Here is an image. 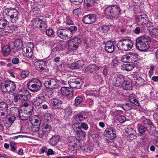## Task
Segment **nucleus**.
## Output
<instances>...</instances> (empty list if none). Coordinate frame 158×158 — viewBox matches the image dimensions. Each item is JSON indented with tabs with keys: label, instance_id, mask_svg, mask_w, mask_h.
<instances>
[{
	"label": "nucleus",
	"instance_id": "nucleus-1",
	"mask_svg": "<svg viewBox=\"0 0 158 158\" xmlns=\"http://www.w3.org/2000/svg\"><path fill=\"white\" fill-rule=\"evenodd\" d=\"M151 41V39L148 35H144L139 37L136 40V47L140 51H145L149 48L148 43Z\"/></svg>",
	"mask_w": 158,
	"mask_h": 158
},
{
	"label": "nucleus",
	"instance_id": "nucleus-2",
	"mask_svg": "<svg viewBox=\"0 0 158 158\" xmlns=\"http://www.w3.org/2000/svg\"><path fill=\"white\" fill-rule=\"evenodd\" d=\"M121 9L119 7L116 5H112L106 7L105 10V15L115 19L120 16Z\"/></svg>",
	"mask_w": 158,
	"mask_h": 158
},
{
	"label": "nucleus",
	"instance_id": "nucleus-3",
	"mask_svg": "<svg viewBox=\"0 0 158 158\" xmlns=\"http://www.w3.org/2000/svg\"><path fill=\"white\" fill-rule=\"evenodd\" d=\"M4 12L5 15L9 17L12 23H15L18 20L19 13L15 8H7L5 9Z\"/></svg>",
	"mask_w": 158,
	"mask_h": 158
},
{
	"label": "nucleus",
	"instance_id": "nucleus-4",
	"mask_svg": "<svg viewBox=\"0 0 158 158\" xmlns=\"http://www.w3.org/2000/svg\"><path fill=\"white\" fill-rule=\"evenodd\" d=\"M117 45L119 50L128 51L132 48L133 43L129 39H123L119 40Z\"/></svg>",
	"mask_w": 158,
	"mask_h": 158
},
{
	"label": "nucleus",
	"instance_id": "nucleus-5",
	"mask_svg": "<svg viewBox=\"0 0 158 158\" xmlns=\"http://www.w3.org/2000/svg\"><path fill=\"white\" fill-rule=\"evenodd\" d=\"M56 33L58 37L63 40L69 39L73 36L72 33L67 28H59L57 30Z\"/></svg>",
	"mask_w": 158,
	"mask_h": 158
},
{
	"label": "nucleus",
	"instance_id": "nucleus-6",
	"mask_svg": "<svg viewBox=\"0 0 158 158\" xmlns=\"http://www.w3.org/2000/svg\"><path fill=\"white\" fill-rule=\"evenodd\" d=\"M58 82V81L56 78H51L45 82L44 85L46 88L53 90L59 87Z\"/></svg>",
	"mask_w": 158,
	"mask_h": 158
},
{
	"label": "nucleus",
	"instance_id": "nucleus-7",
	"mask_svg": "<svg viewBox=\"0 0 158 158\" xmlns=\"http://www.w3.org/2000/svg\"><path fill=\"white\" fill-rule=\"evenodd\" d=\"M41 81L38 80H36L33 83H31L27 85L29 90L32 92L35 93L39 91L42 87Z\"/></svg>",
	"mask_w": 158,
	"mask_h": 158
},
{
	"label": "nucleus",
	"instance_id": "nucleus-8",
	"mask_svg": "<svg viewBox=\"0 0 158 158\" xmlns=\"http://www.w3.org/2000/svg\"><path fill=\"white\" fill-rule=\"evenodd\" d=\"M2 87L10 94L14 92L15 90L16 85L14 81H6Z\"/></svg>",
	"mask_w": 158,
	"mask_h": 158
},
{
	"label": "nucleus",
	"instance_id": "nucleus-9",
	"mask_svg": "<svg viewBox=\"0 0 158 158\" xmlns=\"http://www.w3.org/2000/svg\"><path fill=\"white\" fill-rule=\"evenodd\" d=\"M34 65L36 69L40 72L43 71L47 67L46 62L42 60L36 61L34 63Z\"/></svg>",
	"mask_w": 158,
	"mask_h": 158
},
{
	"label": "nucleus",
	"instance_id": "nucleus-10",
	"mask_svg": "<svg viewBox=\"0 0 158 158\" xmlns=\"http://www.w3.org/2000/svg\"><path fill=\"white\" fill-rule=\"evenodd\" d=\"M10 44L12 47L14 48L13 51L14 53L18 52L23 48V42L20 39H17L14 43L11 42Z\"/></svg>",
	"mask_w": 158,
	"mask_h": 158
},
{
	"label": "nucleus",
	"instance_id": "nucleus-11",
	"mask_svg": "<svg viewBox=\"0 0 158 158\" xmlns=\"http://www.w3.org/2000/svg\"><path fill=\"white\" fill-rule=\"evenodd\" d=\"M96 15L90 14L84 16L82 19V21L86 24H91L96 21Z\"/></svg>",
	"mask_w": 158,
	"mask_h": 158
},
{
	"label": "nucleus",
	"instance_id": "nucleus-12",
	"mask_svg": "<svg viewBox=\"0 0 158 158\" xmlns=\"http://www.w3.org/2000/svg\"><path fill=\"white\" fill-rule=\"evenodd\" d=\"M60 92L63 95L66 96L68 99L70 100L72 98L73 91L72 89L68 87H63L61 88Z\"/></svg>",
	"mask_w": 158,
	"mask_h": 158
},
{
	"label": "nucleus",
	"instance_id": "nucleus-13",
	"mask_svg": "<svg viewBox=\"0 0 158 158\" xmlns=\"http://www.w3.org/2000/svg\"><path fill=\"white\" fill-rule=\"evenodd\" d=\"M71 88L79 89L80 87V82L78 78H71L68 82Z\"/></svg>",
	"mask_w": 158,
	"mask_h": 158
},
{
	"label": "nucleus",
	"instance_id": "nucleus-14",
	"mask_svg": "<svg viewBox=\"0 0 158 158\" xmlns=\"http://www.w3.org/2000/svg\"><path fill=\"white\" fill-rule=\"evenodd\" d=\"M19 93L21 98V100L27 101L30 98L31 94L26 89H21L19 91Z\"/></svg>",
	"mask_w": 158,
	"mask_h": 158
},
{
	"label": "nucleus",
	"instance_id": "nucleus-15",
	"mask_svg": "<svg viewBox=\"0 0 158 158\" xmlns=\"http://www.w3.org/2000/svg\"><path fill=\"white\" fill-rule=\"evenodd\" d=\"M106 137L109 139L112 140L116 137V133L115 130L113 127L107 128L105 131Z\"/></svg>",
	"mask_w": 158,
	"mask_h": 158
},
{
	"label": "nucleus",
	"instance_id": "nucleus-16",
	"mask_svg": "<svg viewBox=\"0 0 158 158\" xmlns=\"http://www.w3.org/2000/svg\"><path fill=\"white\" fill-rule=\"evenodd\" d=\"M45 100V95H39L35 98L33 100L32 102L34 105L39 106Z\"/></svg>",
	"mask_w": 158,
	"mask_h": 158
},
{
	"label": "nucleus",
	"instance_id": "nucleus-17",
	"mask_svg": "<svg viewBox=\"0 0 158 158\" xmlns=\"http://www.w3.org/2000/svg\"><path fill=\"white\" fill-rule=\"evenodd\" d=\"M124 81V77L122 75H118L115 76L112 82L114 85L115 84L116 86H118L122 84Z\"/></svg>",
	"mask_w": 158,
	"mask_h": 158
},
{
	"label": "nucleus",
	"instance_id": "nucleus-18",
	"mask_svg": "<svg viewBox=\"0 0 158 158\" xmlns=\"http://www.w3.org/2000/svg\"><path fill=\"white\" fill-rule=\"evenodd\" d=\"M105 49L107 52L113 53L114 51V42L110 41H107L105 44Z\"/></svg>",
	"mask_w": 158,
	"mask_h": 158
},
{
	"label": "nucleus",
	"instance_id": "nucleus-19",
	"mask_svg": "<svg viewBox=\"0 0 158 158\" xmlns=\"http://www.w3.org/2000/svg\"><path fill=\"white\" fill-rule=\"evenodd\" d=\"M23 55L28 58H31L33 55V50L29 48L23 47L22 48Z\"/></svg>",
	"mask_w": 158,
	"mask_h": 158
},
{
	"label": "nucleus",
	"instance_id": "nucleus-20",
	"mask_svg": "<svg viewBox=\"0 0 158 158\" xmlns=\"http://www.w3.org/2000/svg\"><path fill=\"white\" fill-rule=\"evenodd\" d=\"M74 131L76 132V134L77 137L79 138L78 139H77L78 142L80 143V141L83 139L85 136L86 133L80 128L78 129H74Z\"/></svg>",
	"mask_w": 158,
	"mask_h": 158
},
{
	"label": "nucleus",
	"instance_id": "nucleus-21",
	"mask_svg": "<svg viewBox=\"0 0 158 158\" xmlns=\"http://www.w3.org/2000/svg\"><path fill=\"white\" fill-rule=\"evenodd\" d=\"M51 105L55 108H60L62 104V101L56 98L52 99L50 101Z\"/></svg>",
	"mask_w": 158,
	"mask_h": 158
},
{
	"label": "nucleus",
	"instance_id": "nucleus-22",
	"mask_svg": "<svg viewBox=\"0 0 158 158\" xmlns=\"http://www.w3.org/2000/svg\"><path fill=\"white\" fill-rule=\"evenodd\" d=\"M138 21L139 24L145 26L147 25V18L145 15H141L138 16Z\"/></svg>",
	"mask_w": 158,
	"mask_h": 158
},
{
	"label": "nucleus",
	"instance_id": "nucleus-23",
	"mask_svg": "<svg viewBox=\"0 0 158 158\" xmlns=\"http://www.w3.org/2000/svg\"><path fill=\"white\" fill-rule=\"evenodd\" d=\"M14 49L13 47H12L10 44H9V45H5L2 48V51L3 54L4 56H7L10 53L11 50L13 51Z\"/></svg>",
	"mask_w": 158,
	"mask_h": 158
},
{
	"label": "nucleus",
	"instance_id": "nucleus-24",
	"mask_svg": "<svg viewBox=\"0 0 158 158\" xmlns=\"http://www.w3.org/2000/svg\"><path fill=\"white\" fill-rule=\"evenodd\" d=\"M29 121L32 125H40V118L36 115H33L30 117Z\"/></svg>",
	"mask_w": 158,
	"mask_h": 158
},
{
	"label": "nucleus",
	"instance_id": "nucleus-25",
	"mask_svg": "<svg viewBox=\"0 0 158 158\" xmlns=\"http://www.w3.org/2000/svg\"><path fill=\"white\" fill-rule=\"evenodd\" d=\"M83 64L84 63L83 61L79 60L72 63L70 65V68L72 69H79L82 66Z\"/></svg>",
	"mask_w": 158,
	"mask_h": 158
},
{
	"label": "nucleus",
	"instance_id": "nucleus-26",
	"mask_svg": "<svg viewBox=\"0 0 158 158\" xmlns=\"http://www.w3.org/2000/svg\"><path fill=\"white\" fill-rule=\"evenodd\" d=\"M67 142L70 145H72L73 148L75 145L80 144L78 142L77 139H76L75 137H74L71 136L69 137Z\"/></svg>",
	"mask_w": 158,
	"mask_h": 158
},
{
	"label": "nucleus",
	"instance_id": "nucleus-27",
	"mask_svg": "<svg viewBox=\"0 0 158 158\" xmlns=\"http://www.w3.org/2000/svg\"><path fill=\"white\" fill-rule=\"evenodd\" d=\"M128 54L130 59V63H133L137 61L138 55L137 53L130 52Z\"/></svg>",
	"mask_w": 158,
	"mask_h": 158
},
{
	"label": "nucleus",
	"instance_id": "nucleus-28",
	"mask_svg": "<svg viewBox=\"0 0 158 158\" xmlns=\"http://www.w3.org/2000/svg\"><path fill=\"white\" fill-rule=\"evenodd\" d=\"M42 20L39 18L34 19L33 21V26L34 28H40Z\"/></svg>",
	"mask_w": 158,
	"mask_h": 158
},
{
	"label": "nucleus",
	"instance_id": "nucleus-29",
	"mask_svg": "<svg viewBox=\"0 0 158 158\" xmlns=\"http://www.w3.org/2000/svg\"><path fill=\"white\" fill-rule=\"evenodd\" d=\"M99 69L98 67L97 66L94 64H92L89 65V66L87 67L85 71L87 72H89L92 73L95 71L96 70Z\"/></svg>",
	"mask_w": 158,
	"mask_h": 158
},
{
	"label": "nucleus",
	"instance_id": "nucleus-30",
	"mask_svg": "<svg viewBox=\"0 0 158 158\" xmlns=\"http://www.w3.org/2000/svg\"><path fill=\"white\" fill-rule=\"evenodd\" d=\"M59 141V137L57 135H54L50 139V143L52 145L55 146L57 144Z\"/></svg>",
	"mask_w": 158,
	"mask_h": 158
},
{
	"label": "nucleus",
	"instance_id": "nucleus-31",
	"mask_svg": "<svg viewBox=\"0 0 158 158\" xmlns=\"http://www.w3.org/2000/svg\"><path fill=\"white\" fill-rule=\"evenodd\" d=\"M79 47L76 44H75L72 41L69 40L68 48L69 49L73 51L76 50Z\"/></svg>",
	"mask_w": 158,
	"mask_h": 158
},
{
	"label": "nucleus",
	"instance_id": "nucleus-32",
	"mask_svg": "<svg viewBox=\"0 0 158 158\" xmlns=\"http://www.w3.org/2000/svg\"><path fill=\"white\" fill-rule=\"evenodd\" d=\"M7 21L2 17H0V29H4L7 25Z\"/></svg>",
	"mask_w": 158,
	"mask_h": 158
},
{
	"label": "nucleus",
	"instance_id": "nucleus-33",
	"mask_svg": "<svg viewBox=\"0 0 158 158\" xmlns=\"http://www.w3.org/2000/svg\"><path fill=\"white\" fill-rule=\"evenodd\" d=\"M84 117L81 113L76 115L73 117V120L76 122L82 121Z\"/></svg>",
	"mask_w": 158,
	"mask_h": 158
},
{
	"label": "nucleus",
	"instance_id": "nucleus-34",
	"mask_svg": "<svg viewBox=\"0 0 158 158\" xmlns=\"http://www.w3.org/2000/svg\"><path fill=\"white\" fill-rule=\"evenodd\" d=\"M81 149L82 151L86 155H88L91 151L90 148L88 147L87 145L81 147Z\"/></svg>",
	"mask_w": 158,
	"mask_h": 158
},
{
	"label": "nucleus",
	"instance_id": "nucleus-35",
	"mask_svg": "<svg viewBox=\"0 0 158 158\" xmlns=\"http://www.w3.org/2000/svg\"><path fill=\"white\" fill-rule=\"evenodd\" d=\"M8 109V105L6 103L3 102H0V112L6 111Z\"/></svg>",
	"mask_w": 158,
	"mask_h": 158
},
{
	"label": "nucleus",
	"instance_id": "nucleus-36",
	"mask_svg": "<svg viewBox=\"0 0 158 158\" xmlns=\"http://www.w3.org/2000/svg\"><path fill=\"white\" fill-rule=\"evenodd\" d=\"M98 30L101 32L102 35H104L108 32V27L106 26H103L99 27L98 28Z\"/></svg>",
	"mask_w": 158,
	"mask_h": 158
},
{
	"label": "nucleus",
	"instance_id": "nucleus-37",
	"mask_svg": "<svg viewBox=\"0 0 158 158\" xmlns=\"http://www.w3.org/2000/svg\"><path fill=\"white\" fill-rule=\"evenodd\" d=\"M136 81H135V84L137 86H142L144 85L145 81L144 79L140 77H139L136 79Z\"/></svg>",
	"mask_w": 158,
	"mask_h": 158
},
{
	"label": "nucleus",
	"instance_id": "nucleus-38",
	"mask_svg": "<svg viewBox=\"0 0 158 158\" xmlns=\"http://www.w3.org/2000/svg\"><path fill=\"white\" fill-rule=\"evenodd\" d=\"M18 111L19 112V110L17 108ZM19 117L22 120H26L28 119V117L27 116V114H24L23 113H20L19 112Z\"/></svg>",
	"mask_w": 158,
	"mask_h": 158
},
{
	"label": "nucleus",
	"instance_id": "nucleus-39",
	"mask_svg": "<svg viewBox=\"0 0 158 158\" xmlns=\"http://www.w3.org/2000/svg\"><path fill=\"white\" fill-rule=\"evenodd\" d=\"M42 128L44 130V131H45L47 134L49 132L51 127L48 124H44L42 126Z\"/></svg>",
	"mask_w": 158,
	"mask_h": 158
},
{
	"label": "nucleus",
	"instance_id": "nucleus-40",
	"mask_svg": "<svg viewBox=\"0 0 158 158\" xmlns=\"http://www.w3.org/2000/svg\"><path fill=\"white\" fill-rule=\"evenodd\" d=\"M83 98L80 96L77 97L74 100V105L75 106L79 105L83 101Z\"/></svg>",
	"mask_w": 158,
	"mask_h": 158
},
{
	"label": "nucleus",
	"instance_id": "nucleus-41",
	"mask_svg": "<svg viewBox=\"0 0 158 158\" xmlns=\"http://www.w3.org/2000/svg\"><path fill=\"white\" fill-rule=\"evenodd\" d=\"M132 107V105L131 103H126L123 105V109L125 110H131Z\"/></svg>",
	"mask_w": 158,
	"mask_h": 158
},
{
	"label": "nucleus",
	"instance_id": "nucleus-42",
	"mask_svg": "<svg viewBox=\"0 0 158 158\" xmlns=\"http://www.w3.org/2000/svg\"><path fill=\"white\" fill-rule=\"evenodd\" d=\"M138 131L140 134L145 132L147 130V127L143 125H140L137 127Z\"/></svg>",
	"mask_w": 158,
	"mask_h": 158
},
{
	"label": "nucleus",
	"instance_id": "nucleus-43",
	"mask_svg": "<svg viewBox=\"0 0 158 158\" xmlns=\"http://www.w3.org/2000/svg\"><path fill=\"white\" fill-rule=\"evenodd\" d=\"M130 59H129V57L128 54L122 56L121 60L122 62L124 63H130Z\"/></svg>",
	"mask_w": 158,
	"mask_h": 158
},
{
	"label": "nucleus",
	"instance_id": "nucleus-44",
	"mask_svg": "<svg viewBox=\"0 0 158 158\" xmlns=\"http://www.w3.org/2000/svg\"><path fill=\"white\" fill-rule=\"evenodd\" d=\"M142 123L144 124L149 125H152L153 124L151 121L149 119L142 118Z\"/></svg>",
	"mask_w": 158,
	"mask_h": 158
},
{
	"label": "nucleus",
	"instance_id": "nucleus-45",
	"mask_svg": "<svg viewBox=\"0 0 158 158\" xmlns=\"http://www.w3.org/2000/svg\"><path fill=\"white\" fill-rule=\"evenodd\" d=\"M156 30H158V29L156 28L153 29L150 32V34L152 37L154 38L157 39H158V35L156 33V32H157Z\"/></svg>",
	"mask_w": 158,
	"mask_h": 158
},
{
	"label": "nucleus",
	"instance_id": "nucleus-46",
	"mask_svg": "<svg viewBox=\"0 0 158 158\" xmlns=\"http://www.w3.org/2000/svg\"><path fill=\"white\" fill-rule=\"evenodd\" d=\"M37 134L38 135V136L40 138H42L47 135L45 132L44 131V130L42 128H40Z\"/></svg>",
	"mask_w": 158,
	"mask_h": 158
},
{
	"label": "nucleus",
	"instance_id": "nucleus-47",
	"mask_svg": "<svg viewBox=\"0 0 158 158\" xmlns=\"http://www.w3.org/2000/svg\"><path fill=\"white\" fill-rule=\"evenodd\" d=\"M134 67V64H127L125 65V70L127 71L132 70Z\"/></svg>",
	"mask_w": 158,
	"mask_h": 158
},
{
	"label": "nucleus",
	"instance_id": "nucleus-48",
	"mask_svg": "<svg viewBox=\"0 0 158 158\" xmlns=\"http://www.w3.org/2000/svg\"><path fill=\"white\" fill-rule=\"evenodd\" d=\"M29 72L28 70H24L21 73L20 77L22 78H26L29 74Z\"/></svg>",
	"mask_w": 158,
	"mask_h": 158
},
{
	"label": "nucleus",
	"instance_id": "nucleus-49",
	"mask_svg": "<svg viewBox=\"0 0 158 158\" xmlns=\"http://www.w3.org/2000/svg\"><path fill=\"white\" fill-rule=\"evenodd\" d=\"M13 95L14 97V101L15 103L18 102L19 100H21V98L19 93H14L13 94Z\"/></svg>",
	"mask_w": 158,
	"mask_h": 158
},
{
	"label": "nucleus",
	"instance_id": "nucleus-50",
	"mask_svg": "<svg viewBox=\"0 0 158 158\" xmlns=\"http://www.w3.org/2000/svg\"><path fill=\"white\" fill-rule=\"evenodd\" d=\"M70 41H72L73 42L75 43V44H76L77 45H78V46H79V44L81 43V40L78 37H75L73 39L70 40Z\"/></svg>",
	"mask_w": 158,
	"mask_h": 158
},
{
	"label": "nucleus",
	"instance_id": "nucleus-51",
	"mask_svg": "<svg viewBox=\"0 0 158 158\" xmlns=\"http://www.w3.org/2000/svg\"><path fill=\"white\" fill-rule=\"evenodd\" d=\"M40 128V125H32L31 127L32 131L33 132H38Z\"/></svg>",
	"mask_w": 158,
	"mask_h": 158
},
{
	"label": "nucleus",
	"instance_id": "nucleus-52",
	"mask_svg": "<svg viewBox=\"0 0 158 158\" xmlns=\"http://www.w3.org/2000/svg\"><path fill=\"white\" fill-rule=\"evenodd\" d=\"M44 118L47 122L50 121L51 118L50 114L48 113H45L44 115Z\"/></svg>",
	"mask_w": 158,
	"mask_h": 158
},
{
	"label": "nucleus",
	"instance_id": "nucleus-53",
	"mask_svg": "<svg viewBox=\"0 0 158 158\" xmlns=\"http://www.w3.org/2000/svg\"><path fill=\"white\" fill-rule=\"evenodd\" d=\"M126 131L128 135H132L133 134H134L135 132V131L131 127L128 128Z\"/></svg>",
	"mask_w": 158,
	"mask_h": 158
},
{
	"label": "nucleus",
	"instance_id": "nucleus-54",
	"mask_svg": "<svg viewBox=\"0 0 158 158\" xmlns=\"http://www.w3.org/2000/svg\"><path fill=\"white\" fill-rule=\"evenodd\" d=\"M117 119L119 122L121 123L124 122L126 120L125 117L123 115H118Z\"/></svg>",
	"mask_w": 158,
	"mask_h": 158
},
{
	"label": "nucleus",
	"instance_id": "nucleus-55",
	"mask_svg": "<svg viewBox=\"0 0 158 158\" xmlns=\"http://www.w3.org/2000/svg\"><path fill=\"white\" fill-rule=\"evenodd\" d=\"M80 122L78 123H75L73 125L72 127L74 129H78L80 128L81 129V127L80 125V124L79 123Z\"/></svg>",
	"mask_w": 158,
	"mask_h": 158
},
{
	"label": "nucleus",
	"instance_id": "nucleus-56",
	"mask_svg": "<svg viewBox=\"0 0 158 158\" xmlns=\"http://www.w3.org/2000/svg\"><path fill=\"white\" fill-rule=\"evenodd\" d=\"M41 24L40 28L42 30L46 29L48 26L47 23L44 22L43 20Z\"/></svg>",
	"mask_w": 158,
	"mask_h": 158
},
{
	"label": "nucleus",
	"instance_id": "nucleus-57",
	"mask_svg": "<svg viewBox=\"0 0 158 158\" xmlns=\"http://www.w3.org/2000/svg\"><path fill=\"white\" fill-rule=\"evenodd\" d=\"M79 124H80L81 128H82L85 130H87L88 129V127L86 123H79Z\"/></svg>",
	"mask_w": 158,
	"mask_h": 158
},
{
	"label": "nucleus",
	"instance_id": "nucleus-58",
	"mask_svg": "<svg viewBox=\"0 0 158 158\" xmlns=\"http://www.w3.org/2000/svg\"><path fill=\"white\" fill-rule=\"evenodd\" d=\"M70 31L73 34V32H75L77 30V28L76 26H72L70 27L69 29Z\"/></svg>",
	"mask_w": 158,
	"mask_h": 158
},
{
	"label": "nucleus",
	"instance_id": "nucleus-59",
	"mask_svg": "<svg viewBox=\"0 0 158 158\" xmlns=\"http://www.w3.org/2000/svg\"><path fill=\"white\" fill-rule=\"evenodd\" d=\"M19 60L18 57H15L12 60V62L14 64H17L19 63Z\"/></svg>",
	"mask_w": 158,
	"mask_h": 158
},
{
	"label": "nucleus",
	"instance_id": "nucleus-60",
	"mask_svg": "<svg viewBox=\"0 0 158 158\" xmlns=\"http://www.w3.org/2000/svg\"><path fill=\"white\" fill-rule=\"evenodd\" d=\"M130 102L136 105L137 106H139L140 105V104L139 102V101L137 100V98H135V99L133 100H132Z\"/></svg>",
	"mask_w": 158,
	"mask_h": 158
},
{
	"label": "nucleus",
	"instance_id": "nucleus-61",
	"mask_svg": "<svg viewBox=\"0 0 158 158\" xmlns=\"http://www.w3.org/2000/svg\"><path fill=\"white\" fill-rule=\"evenodd\" d=\"M34 45L33 43L31 42H28L26 44V46H25L26 48H29L33 50Z\"/></svg>",
	"mask_w": 158,
	"mask_h": 158
},
{
	"label": "nucleus",
	"instance_id": "nucleus-62",
	"mask_svg": "<svg viewBox=\"0 0 158 158\" xmlns=\"http://www.w3.org/2000/svg\"><path fill=\"white\" fill-rule=\"evenodd\" d=\"M53 32V31L52 29H48L46 31V34L49 36L52 34Z\"/></svg>",
	"mask_w": 158,
	"mask_h": 158
},
{
	"label": "nucleus",
	"instance_id": "nucleus-63",
	"mask_svg": "<svg viewBox=\"0 0 158 158\" xmlns=\"http://www.w3.org/2000/svg\"><path fill=\"white\" fill-rule=\"evenodd\" d=\"M48 149L47 148L45 147H42L40 151V154H43L47 152Z\"/></svg>",
	"mask_w": 158,
	"mask_h": 158
},
{
	"label": "nucleus",
	"instance_id": "nucleus-64",
	"mask_svg": "<svg viewBox=\"0 0 158 158\" xmlns=\"http://www.w3.org/2000/svg\"><path fill=\"white\" fill-rule=\"evenodd\" d=\"M47 152V155L48 156L53 155L54 154V152L52 149H48V151Z\"/></svg>",
	"mask_w": 158,
	"mask_h": 158
}]
</instances>
